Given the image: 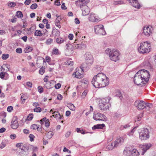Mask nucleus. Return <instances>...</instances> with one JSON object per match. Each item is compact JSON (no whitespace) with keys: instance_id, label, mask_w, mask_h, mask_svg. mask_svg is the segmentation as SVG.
I'll return each mask as SVG.
<instances>
[{"instance_id":"1","label":"nucleus","mask_w":156,"mask_h":156,"mask_svg":"<svg viewBox=\"0 0 156 156\" xmlns=\"http://www.w3.org/2000/svg\"><path fill=\"white\" fill-rule=\"evenodd\" d=\"M91 82L95 87H103L109 84V79L103 73H99L93 77Z\"/></svg>"},{"instance_id":"2","label":"nucleus","mask_w":156,"mask_h":156,"mask_svg":"<svg viewBox=\"0 0 156 156\" xmlns=\"http://www.w3.org/2000/svg\"><path fill=\"white\" fill-rule=\"evenodd\" d=\"M105 52L109 55L111 60L116 62L119 60L120 53L119 51L115 49H111L108 48L105 51Z\"/></svg>"},{"instance_id":"3","label":"nucleus","mask_w":156,"mask_h":156,"mask_svg":"<svg viewBox=\"0 0 156 156\" xmlns=\"http://www.w3.org/2000/svg\"><path fill=\"white\" fill-rule=\"evenodd\" d=\"M151 49V44L148 41H146L140 43L138 50L140 53L144 54L150 52Z\"/></svg>"},{"instance_id":"4","label":"nucleus","mask_w":156,"mask_h":156,"mask_svg":"<svg viewBox=\"0 0 156 156\" xmlns=\"http://www.w3.org/2000/svg\"><path fill=\"white\" fill-rule=\"evenodd\" d=\"M111 98L109 97H108L102 99L101 100V102L99 104L100 109L101 110L106 111L109 108L108 102Z\"/></svg>"},{"instance_id":"5","label":"nucleus","mask_w":156,"mask_h":156,"mask_svg":"<svg viewBox=\"0 0 156 156\" xmlns=\"http://www.w3.org/2000/svg\"><path fill=\"white\" fill-rule=\"evenodd\" d=\"M86 63H83L80 67H77L76 69V71L73 74H74L75 77L78 79L83 78L84 76L83 70L86 67L85 66Z\"/></svg>"},{"instance_id":"6","label":"nucleus","mask_w":156,"mask_h":156,"mask_svg":"<svg viewBox=\"0 0 156 156\" xmlns=\"http://www.w3.org/2000/svg\"><path fill=\"white\" fill-rule=\"evenodd\" d=\"M133 81L134 83L137 85L143 86L146 84V82L143 79L142 77L138 72L135 75Z\"/></svg>"},{"instance_id":"7","label":"nucleus","mask_w":156,"mask_h":156,"mask_svg":"<svg viewBox=\"0 0 156 156\" xmlns=\"http://www.w3.org/2000/svg\"><path fill=\"white\" fill-rule=\"evenodd\" d=\"M139 133V138L141 140H146L148 139L150 137L149 132L147 128H142Z\"/></svg>"},{"instance_id":"8","label":"nucleus","mask_w":156,"mask_h":156,"mask_svg":"<svg viewBox=\"0 0 156 156\" xmlns=\"http://www.w3.org/2000/svg\"><path fill=\"white\" fill-rule=\"evenodd\" d=\"M144 81L146 82V83L149 80L150 75L148 71L146 70L142 69L139 70L138 72Z\"/></svg>"},{"instance_id":"9","label":"nucleus","mask_w":156,"mask_h":156,"mask_svg":"<svg viewBox=\"0 0 156 156\" xmlns=\"http://www.w3.org/2000/svg\"><path fill=\"white\" fill-rule=\"evenodd\" d=\"M94 31L96 34L99 35H104L106 34L104 26L102 25H99L94 27Z\"/></svg>"},{"instance_id":"10","label":"nucleus","mask_w":156,"mask_h":156,"mask_svg":"<svg viewBox=\"0 0 156 156\" xmlns=\"http://www.w3.org/2000/svg\"><path fill=\"white\" fill-rule=\"evenodd\" d=\"M134 105L140 110L143 109L146 107L145 102L143 101L139 100L136 101L134 102Z\"/></svg>"},{"instance_id":"11","label":"nucleus","mask_w":156,"mask_h":156,"mask_svg":"<svg viewBox=\"0 0 156 156\" xmlns=\"http://www.w3.org/2000/svg\"><path fill=\"white\" fill-rule=\"evenodd\" d=\"M93 57L91 54L89 53H87L86 54V64L88 66H90L93 63Z\"/></svg>"},{"instance_id":"12","label":"nucleus","mask_w":156,"mask_h":156,"mask_svg":"<svg viewBox=\"0 0 156 156\" xmlns=\"http://www.w3.org/2000/svg\"><path fill=\"white\" fill-rule=\"evenodd\" d=\"M80 8L82 10V14L83 16H86L89 14L90 12L89 8L87 5L83 6V5L80 4Z\"/></svg>"},{"instance_id":"13","label":"nucleus","mask_w":156,"mask_h":156,"mask_svg":"<svg viewBox=\"0 0 156 156\" xmlns=\"http://www.w3.org/2000/svg\"><path fill=\"white\" fill-rule=\"evenodd\" d=\"M151 145L150 144H145L141 145L140 146L143 150L141 154L143 155L151 147Z\"/></svg>"},{"instance_id":"14","label":"nucleus","mask_w":156,"mask_h":156,"mask_svg":"<svg viewBox=\"0 0 156 156\" xmlns=\"http://www.w3.org/2000/svg\"><path fill=\"white\" fill-rule=\"evenodd\" d=\"M152 29L149 27H145L143 29V33L146 36H149L151 34Z\"/></svg>"},{"instance_id":"15","label":"nucleus","mask_w":156,"mask_h":156,"mask_svg":"<svg viewBox=\"0 0 156 156\" xmlns=\"http://www.w3.org/2000/svg\"><path fill=\"white\" fill-rule=\"evenodd\" d=\"M105 117L106 116L105 115L99 113H98L96 114L94 113L93 118L96 120H102V119H100V118H103L104 119H105Z\"/></svg>"},{"instance_id":"16","label":"nucleus","mask_w":156,"mask_h":156,"mask_svg":"<svg viewBox=\"0 0 156 156\" xmlns=\"http://www.w3.org/2000/svg\"><path fill=\"white\" fill-rule=\"evenodd\" d=\"M11 126L12 128L14 129H16L18 128L19 126L18 121L16 118L12 119Z\"/></svg>"},{"instance_id":"17","label":"nucleus","mask_w":156,"mask_h":156,"mask_svg":"<svg viewBox=\"0 0 156 156\" xmlns=\"http://www.w3.org/2000/svg\"><path fill=\"white\" fill-rule=\"evenodd\" d=\"M89 19L90 21L93 22H96L98 21V19L97 16L94 13L90 14L89 17Z\"/></svg>"},{"instance_id":"18","label":"nucleus","mask_w":156,"mask_h":156,"mask_svg":"<svg viewBox=\"0 0 156 156\" xmlns=\"http://www.w3.org/2000/svg\"><path fill=\"white\" fill-rule=\"evenodd\" d=\"M124 141V139L123 137H121L119 138L116 139L115 141V142L117 147L121 145Z\"/></svg>"},{"instance_id":"19","label":"nucleus","mask_w":156,"mask_h":156,"mask_svg":"<svg viewBox=\"0 0 156 156\" xmlns=\"http://www.w3.org/2000/svg\"><path fill=\"white\" fill-rule=\"evenodd\" d=\"M55 41L58 44H61L66 41L65 38H63L61 37H58L56 38Z\"/></svg>"},{"instance_id":"20","label":"nucleus","mask_w":156,"mask_h":156,"mask_svg":"<svg viewBox=\"0 0 156 156\" xmlns=\"http://www.w3.org/2000/svg\"><path fill=\"white\" fill-rule=\"evenodd\" d=\"M105 125L104 124H97L96 125H94L92 127V129L93 130H94L96 129H103L105 126Z\"/></svg>"},{"instance_id":"21","label":"nucleus","mask_w":156,"mask_h":156,"mask_svg":"<svg viewBox=\"0 0 156 156\" xmlns=\"http://www.w3.org/2000/svg\"><path fill=\"white\" fill-rule=\"evenodd\" d=\"M52 34L55 38L59 37L60 35V31L57 30H53L52 31Z\"/></svg>"},{"instance_id":"22","label":"nucleus","mask_w":156,"mask_h":156,"mask_svg":"<svg viewBox=\"0 0 156 156\" xmlns=\"http://www.w3.org/2000/svg\"><path fill=\"white\" fill-rule=\"evenodd\" d=\"M132 5L134 7L140 9V4L138 3V0L133 1L131 3Z\"/></svg>"},{"instance_id":"23","label":"nucleus","mask_w":156,"mask_h":156,"mask_svg":"<svg viewBox=\"0 0 156 156\" xmlns=\"http://www.w3.org/2000/svg\"><path fill=\"white\" fill-rule=\"evenodd\" d=\"M132 155L133 156H138L139 155V153L136 149H133L131 151H129Z\"/></svg>"},{"instance_id":"24","label":"nucleus","mask_w":156,"mask_h":156,"mask_svg":"<svg viewBox=\"0 0 156 156\" xmlns=\"http://www.w3.org/2000/svg\"><path fill=\"white\" fill-rule=\"evenodd\" d=\"M125 3L123 0H119L115 1L113 2V4L114 5H120L124 4Z\"/></svg>"},{"instance_id":"25","label":"nucleus","mask_w":156,"mask_h":156,"mask_svg":"<svg viewBox=\"0 0 156 156\" xmlns=\"http://www.w3.org/2000/svg\"><path fill=\"white\" fill-rule=\"evenodd\" d=\"M16 16L19 18L22 19L23 17V14L22 12L20 11H17L16 12Z\"/></svg>"},{"instance_id":"26","label":"nucleus","mask_w":156,"mask_h":156,"mask_svg":"<svg viewBox=\"0 0 156 156\" xmlns=\"http://www.w3.org/2000/svg\"><path fill=\"white\" fill-rule=\"evenodd\" d=\"M43 34L40 30H37L35 31L34 32V36H41Z\"/></svg>"},{"instance_id":"27","label":"nucleus","mask_w":156,"mask_h":156,"mask_svg":"<svg viewBox=\"0 0 156 156\" xmlns=\"http://www.w3.org/2000/svg\"><path fill=\"white\" fill-rule=\"evenodd\" d=\"M131 126V125L129 124H127L125 125H121L120 126V129L123 130L124 129H126L129 128Z\"/></svg>"},{"instance_id":"28","label":"nucleus","mask_w":156,"mask_h":156,"mask_svg":"<svg viewBox=\"0 0 156 156\" xmlns=\"http://www.w3.org/2000/svg\"><path fill=\"white\" fill-rule=\"evenodd\" d=\"M23 144L21 143H18L16 144V147H19L22 150L24 151Z\"/></svg>"},{"instance_id":"29","label":"nucleus","mask_w":156,"mask_h":156,"mask_svg":"<svg viewBox=\"0 0 156 156\" xmlns=\"http://www.w3.org/2000/svg\"><path fill=\"white\" fill-rule=\"evenodd\" d=\"M31 147V145L30 144L26 145L25 146H23V149L24 150V151H28L29 149H30Z\"/></svg>"},{"instance_id":"30","label":"nucleus","mask_w":156,"mask_h":156,"mask_svg":"<svg viewBox=\"0 0 156 156\" xmlns=\"http://www.w3.org/2000/svg\"><path fill=\"white\" fill-rule=\"evenodd\" d=\"M82 3L80 4L83 5V6L86 5V4L89 2V0H79Z\"/></svg>"},{"instance_id":"31","label":"nucleus","mask_w":156,"mask_h":156,"mask_svg":"<svg viewBox=\"0 0 156 156\" xmlns=\"http://www.w3.org/2000/svg\"><path fill=\"white\" fill-rule=\"evenodd\" d=\"M137 126L134 127L130 132L128 133V135L130 136H133L135 130V129L137 128Z\"/></svg>"},{"instance_id":"32","label":"nucleus","mask_w":156,"mask_h":156,"mask_svg":"<svg viewBox=\"0 0 156 156\" xmlns=\"http://www.w3.org/2000/svg\"><path fill=\"white\" fill-rule=\"evenodd\" d=\"M9 56V55L8 54H4L2 55V59L5 60L7 59Z\"/></svg>"},{"instance_id":"33","label":"nucleus","mask_w":156,"mask_h":156,"mask_svg":"<svg viewBox=\"0 0 156 156\" xmlns=\"http://www.w3.org/2000/svg\"><path fill=\"white\" fill-rule=\"evenodd\" d=\"M27 97L25 94H23L21 96V99L23 103H24L25 100L27 99Z\"/></svg>"},{"instance_id":"34","label":"nucleus","mask_w":156,"mask_h":156,"mask_svg":"<svg viewBox=\"0 0 156 156\" xmlns=\"http://www.w3.org/2000/svg\"><path fill=\"white\" fill-rule=\"evenodd\" d=\"M68 107L71 110L74 111L75 110V107L74 105L72 104H68Z\"/></svg>"},{"instance_id":"35","label":"nucleus","mask_w":156,"mask_h":156,"mask_svg":"<svg viewBox=\"0 0 156 156\" xmlns=\"http://www.w3.org/2000/svg\"><path fill=\"white\" fill-rule=\"evenodd\" d=\"M52 116L56 118H58V119H62V117H61V115L59 113L56 114L55 115H53Z\"/></svg>"},{"instance_id":"36","label":"nucleus","mask_w":156,"mask_h":156,"mask_svg":"<svg viewBox=\"0 0 156 156\" xmlns=\"http://www.w3.org/2000/svg\"><path fill=\"white\" fill-rule=\"evenodd\" d=\"M53 135V133L51 131L48 132L47 134V137L49 139H51Z\"/></svg>"},{"instance_id":"37","label":"nucleus","mask_w":156,"mask_h":156,"mask_svg":"<svg viewBox=\"0 0 156 156\" xmlns=\"http://www.w3.org/2000/svg\"><path fill=\"white\" fill-rule=\"evenodd\" d=\"M33 50V48L31 47H27L25 48V53H28L31 51Z\"/></svg>"},{"instance_id":"38","label":"nucleus","mask_w":156,"mask_h":156,"mask_svg":"<svg viewBox=\"0 0 156 156\" xmlns=\"http://www.w3.org/2000/svg\"><path fill=\"white\" fill-rule=\"evenodd\" d=\"M85 44H78L77 45L75 46V48H76L77 49H81L83 46H84Z\"/></svg>"},{"instance_id":"39","label":"nucleus","mask_w":156,"mask_h":156,"mask_svg":"<svg viewBox=\"0 0 156 156\" xmlns=\"http://www.w3.org/2000/svg\"><path fill=\"white\" fill-rule=\"evenodd\" d=\"M53 39L51 38H49L45 42V43L47 44H50L53 41Z\"/></svg>"},{"instance_id":"40","label":"nucleus","mask_w":156,"mask_h":156,"mask_svg":"<svg viewBox=\"0 0 156 156\" xmlns=\"http://www.w3.org/2000/svg\"><path fill=\"white\" fill-rule=\"evenodd\" d=\"M45 68L43 67H42L39 71V73L41 75H43L45 72Z\"/></svg>"},{"instance_id":"41","label":"nucleus","mask_w":156,"mask_h":156,"mask_svg":"<svg viewBox=\"0 0 156 156\" xmlns=\"http://www.w3.org/2000/svg\"><path fill=\"white\" fill-rule=\"evenodd\" d=\"M37 7V5L36 3L32 4L30 6V8L32 9H36Z\"/></svg>"},{"instance_id":"42","label":"nucleus","mask_w":156,"mask_h":156,"mask_svg":"<svg viewBox=\"0 0 156 156\" xmlns=\"http://www.w3.org/2000/svg\"><path fill=\"white\" fill-rule=\"evenodd\" d=\"M41 111V108L40 107H36L34 109V111L37 112H40Z\"/></svg>"},{"instance_id":"43","label":"nucleus","mask_w":156,"mask_h":156,"mask_svg":"<svg viewBox=\"0 0 156 156\" xmlns=\"http://www.w3.org/2000/svg\"><path fill=\"white\" fill-rule=\"evenodd\" d=\"M66 64L70 66H72L73 64V61L68 60L67 61Z\"/></svg>"},{"instance_id":"44","label":"nucleus","mask_w":156,"mask_h":156,"mask_svg":"<svg viewBox=\"0 0 156 156\" xmlns=\"http://www.w3.org/2000/svg\"><path fill=\"white\" fill-rule=\"evenodd\" d=\"M113 149L115 148H116L117 147V144L115 143V141L112 142L111 143V144H110Z\"/></svg>"},{"instance_id":"45","label":"nucleus","mask_w":156,"mask_h":156,"mask_svg":"<svg viewBox=\"0 0 156 156\" xmlns=\"http://www.w3.org/2000/svg\"><path fill=\"white\" fill-rule=\"evenodd\" d=\"M50 126V123L48 119H46L45 122V126L46 127H48Z\"/></svg>"},{"instance_id":"46","label":"nucleus","mask_w":156,"mask_h":156,"mask_svg":"<svg viewBox=\"0 0 156 156\" xmlns=\"http://www.w3.org/2000/svg\"><path fill=\"white\" fill-rule=\"evenodd\" d=\"M6 74H7V73L6 72H1L0 73V77L2 79H3Z\"/></svg>"},{"instance_id":"47","label":"nucleus","mask_w":156,"mask_h":156,"mask_svg":"<svg viewBox=\"0 0 156 156\" xmlns=\"http://www.w3.org/2000/svg\"><path fill=\"white\" fill-rule=\"evenodd\" d=\"M30 128L33 129H36L38 128V126L36 124H33L31 126Z\"/></svg>"},{"instance_id":"48","label":"nucleus","mask_w":156,"mask_h":156,"mask_svg":"<svg viewBox=\"0 0 156 156\" xmlns=\"http://www.w3.org/2000/svg\"><path fill=\"white\" fill-rule=\"evenodd\" d=\"M33 118V115L32 114H30L27 117V119L28 120H31Z\"/></svg>"},{"instance_id":"49","label":"nucleus","mask_w":156,"mask_h":156,"mask_svg":"<svg viewBox=\"0 0 156 156\" xmlns=\"http://www.w3.org/2000/svg\"><path fill=\"white\" fill-rule=\"evenodd\" d=\"M29 137L30 138V140L31 141H34V138H35V136L32 134H30L29 135Z\"/></svg>"},{"instance_id":"50","label":"nucleus","mask_w":156,"mask_h":156,"mask_svg":"<svg viewBox=\"0 0 156 156\" xmlns=\"http://www.w3.org/2000/svg\"><path fill=\"white\" fill-rule=\"evenodd\" d=\"M114 116L117 118H120L121 117V115L119 113L116 112L114 114Z\"/></svg>"},{"instance_id":"51","label":"nucleus","mask_w":156,"mask_h":156,"mask_svg":"<svg viewBox=\"0 0 156 156\" xmlns=\"http://www.w3.org/2000/svg\"><path fill=\"white\" fill-rule=\"evenodd\" d=\"M5 146V144L4 141H2L0 145V148L1 149L4 148Z\"/></svg>"},{"instance_id":"52","label":"nucleus","mask_w":156,"mask_h":156,"mask_svg":"<svg viewBox=\"0 0 156 156\" xmlns=\"http://www.w3.org/2000/svg\"><path fill=\"white\" fill-rule=\"evenodd\" d=\"M106 149L108 150H111L113 149L112 146L110 144H108V145L106 146Z\"/></svg>"},{"instance_id":"53","label":"nucleus","mask_w":156,"mask_h":156,"mask_svg":"<svg viewBox=\"0 0 156 156\" xmlns=\"http://www.w3.org/2000/svg\"><path fill=\"white\" fill-rule=\"evenodd\" d=\"M53 54L56 55L58 53V50L56 48H53Z\"/></svg>"},{"instance_id":"54","label":"nucleus","mask_w":156,"mask_h":156,"mask_svg":"<svg viewBox=\"0 0 156 156\" xmlns=\"http://www.w3.org/2000/svg\"><path fill=\"white\" fill-rule=\"evenodd\" d=\"M46 119V118L44 117L41 119L40 120V123L41 126H42L44 123H45V120Z\"/></svg>"},{"instance_id":"55","label":"nucleus","mask_w":156,"mask_h":156,"mask_svg":"<svg viewBox=\"0 0 156 156\" xmlns=\"http://www.w3.org/2000/svg\"><path fill=\"white\" fill-rule=\"evenodd\" d=\"M38 91L40 93H42L43 91V88L42 87L39 86L38 87Z\"/></svg>"},{"instance_id":"56","label":"nucleus","mask_w":156,"mask_h":156,"mask_svg":"<svg viewBox=\"0 0 156 156\" xmlns=\"http://www.w3.org/2000/svg\"><path fill=\"white\" fill-rule=\"evenodd\" d=\"M30 149L33 150L34 151H37L38 150V148L37 147H34L33 145H31Z\"/></svg>"},{"instance_id":"57","label":"nucleus","mask_w":156,"mask_h":156,"mask_svg":"<svg viewBox=\"0 0 156 156\" xmlns=\"http://www.w3.org/2000/svg\"><path fill=\"white\" fill-rule=\"evenodd\" d=\"M8 5L11 7H14L16 5V4L14 2H10L9 3Z\"/></svg>"},{"instance_id":"58","label":"nucleus","mask_w":156,"mask_h":156,"mask_svg":"<svg viewBox=\"0 0 156 156\" xmlns=\"http://www.w3.org/2000/svg\"><path fill=\"white\" fill-rule=\"evenodd\" d=\"M16 53H21L22 52V49L21 48H18L16 49Z\"/></svg>"},{"instance_id":"59","label":"nucleus","mask_w":156,"mask_h":156,"mask_svg":"<svg viewBox=\"0 0 156 156\" xmlns=\"http://www.w3.org/2000/svg\"><path fill=\"white\" fill-rule=\"evenodd\" d=\"M143 117V114H140L137 117V121H139L141 120V118Z\"/></svg>"},{"instance_id":"60","label":"nucleus","mask_w":156,"mask_h":156,"mask_svg":"<svg viewBox=\"0 0 156 156\" xmlns=\"http://www.w3.org/2000/svg\"><path fill=\"white\" fill-rule=\"evenodd\" d=\"M31 2V0H26L24 2V4L26 5H28Z\"/></svg>"},{"instance_id":"61","label":"nucleus","mask_w":156,"mask_h":156,"mask_svg":"<svg viewBox=\"0 0 156 156\" xmlns=\"http://www.w3.org/2000/svg\"><path fill=\"white\" fill-rule=\"evenodd\" d=\"M61 87V84L59 83H58L55 84V87L56 89H59Z\"/></svg>"},{"instance_id":"62","label":"nucleus","mask_w":156,"mask_h":156,"mask_svg":"<svg viewBox=\"0 0 156 156\" xmlns=\"http://www.w3.org/2000/svg\"><path fill=\"white\" fill-rule=\"evenodd\" d=\"M13 110V107L12 106H9L7 108V111L9 112H10Z\"/></svg>"},{"instance_id":"63","label":"nucleus","mask_w":156,"mask_h":156,"mask_svg":"<svg viewBox=\"0 0 156 156\" xmlns=\"http://www.w3.org/2000/svg\"><path fill=\"white\" fill-rule=\"evenodd\" d=\"M55 3L56 5L57 6H59L61 5L59 0H56L55 2Z\"/></svg>"},{"instance_id":"64","label":"nucleus","mask_w":156,"mask_h":156,"mask_svg":"<svg viewBox=\"0 0 156 156\" xmlns=\"http://www.w3.org/2000/svg\"><path fill=\"white\" fill-rule=\"evenodd\" d=\"M71 133L70 131H68L66 134L65 136L66 137H68Z\"/></svg>"}]
</instances>
